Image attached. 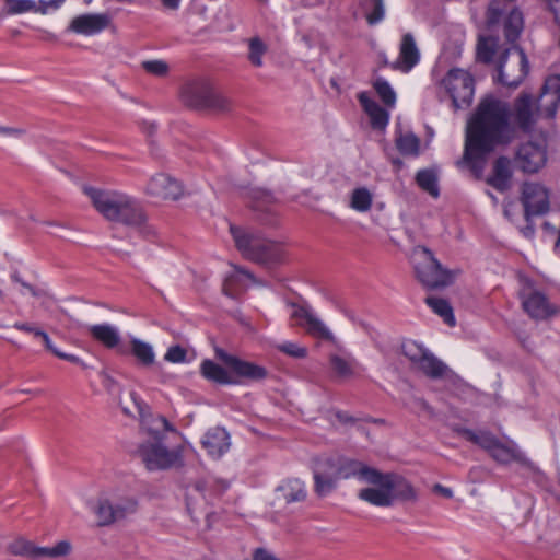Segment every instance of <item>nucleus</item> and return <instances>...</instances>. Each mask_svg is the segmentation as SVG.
<instances>
[{
	"instance_id": "1",
	"label": "nucleus",
	"mask_w": 560,
	"mask_h": 560,
	"mask_svg": "<svg viewBox=\"0 0 560 560\" xmlns=\"http://www.w3.org/2000/svg\"><path fill=\"white\" fill-rule=\"evenodd\" d=\"M537 112L536 103L528 94L520 95L514 101L513 109L493 95L483 97L467 124L464 154L457 161V166H467L479 176L486 156L498 145L510 143L515 138L516 127L529 131Z\"/></svg>"
},
{
	"instance_id": "2",
	"label": "nucleus",
	"mask_w": 560,
	"mask_h": 560,
	"mask_svg": "<svg viewBox=\"0 0 560 560\" xmlns=\"http://www.w3.org/2000/svg\"><path fill=\"white\" fill-rule=\"evenodd\" d=\"M132 406L120 401L124 413L139 417L141 428L152 436L153 441L139 445L137 454L149 470H166L182 465V454L178 448H167L163 445L165 433L178 435V431L161 415H152L147 405L135 393H129Z\"/></svg>"
},
{
	"instance_id": "3",
	"label": "nucleus",
	"mask_w": 560,
	"mask_h": 560,
	"mask_svg": "<svg viewBox=\"0 0 560 560\" xmlns=\"http://www.w3.org/2000/svg\"><path fill=\"white\" fill-rule=\"evenodd\" d=\"M84 192L105 219L142 229L148 234L153 233L147 225V215L141 203L133 197L117 190L93 187H84Z\"/></svg>"
},
{
	"instance_id": "4",
	"label": "nucleus",
	"mask_w": 560,
	"mask_h": 560,
	"mask_svg": "<svg viewBox=\"0 0 560 560\" xmlns=\"http://www.w3.org/2000/svg\"><path fill=\"white\" fill-rule=\"evenodd\" d=\"M237 249L247 259L264 265H276L284 261L285 249L282 244L250 234L244 230L230 226Z\"/></svg>"
},
{
	"instance_id": "5",
	"label": "nucleus",
	"mask_w": 560,
	"mask_h": 560,
	"mask_svg": "<svg viewBox=\"0 0 560 560\" xmlns=\"http://www.w3.org/2000/svg\"><path fill=\"white\" fill-rule=\"evenodd\" d=\"M411 261L417 279L425 288L440 289L452 283V272L442 267L429 248L416 246L411 253Z\"/></svg>"
},
{
	"instance_id": "6",
	"label": "nucleus",
	"mask_w": 560,
	"mask_h": 560,
	"mask_svg": "<svg viewBox=\"0 0 560 560\" xmlns=\"http://www.w3.org/2000/svg\"><path fill=\"white\" fill-rule=\"evenodd\" d=\"M529 69L526 54L518 46L505 48L497 61L498 81L510 88H516Z\"/></svg>"
},
{
	"instance_id": "7",
	"label": "nucleus",
	"mask_w": 560,
	"mask_h": 560,
	"mask_svg": "<svg viewBox=\"0 0 560 560\" xmlns=\"http://www.w3.org/2000/svg\"><path fill=\"white\" fill-rule=\"evenodd\" d=\"M180 97L187 106L194 108L214 110H225L229 108L228 98L215 92L211 84L205 80L186 83L182 89Z\"/></svg>"
},
{
	"instance_id": "8",
	"label": "nucleus",
	"mask_w": 560,
	"mask_h": 560,
	"mask_svg": "<svg viewBox=\"0 0 560 560\" xmlns=\"http://www.w3.org/2000/svg\"><path fill=\"white\" fill-rule=\"evenodd\" d=\"M91 509L96 515L97 525L108 526L133 514L137 502L132 498L112 494L101 497Z\"/></svg>"
},
{
	"instance_id": "9",
	"label": "nucleus",
	"mask_w": 560,
	"mask_h": 560,
	"mask_svg": "<svg viewBox=\"0 0 560 560\" xmlns=\"http://www.w3.org/2000/svg\"><path fill=\"white\" fill-rule=\"evenodd\" d=\"M441 85L452 100L456 110L470 106L475 93V82L468 71L451 69L443 78Z\"/></svg>"
},
{
	"instance_id": "10",
	"label": "nucleus",
	"mask_w": 560,
	"mask_h": 560,
	"mask_svg": "<svg viewBox=\"0 0 560 560\" xmlns=\"http://www.w3.org/2000/svg\"><path fill=\"white\" fill-rule=\"evenodd\" d=\"M291 318L294 325L301 327L308 336L337 345L338 340L327 324L308 305L291 304Z\"/></svg>"
},
{
	"instance_id": "11",
	"label": "nucleus",
	"mask_w": 560,
	"mask_h": 560,
	"mask_svg": "<svg viewBox=\"0 0 560 560\" xmlns=\"http://www.w3.org/2000/svg\"><path fill=\"white\" fill-rule=\"evenodd\" d=\"M514 162L515 166L524 173H537L547 162L546 141L540 139L521 144Z\"/></svg>"
},
{
	"instance_id": "12",
	"label": "nucleus",
	"mask_w": 560,
	"mask_h": 560,
	"mask_svg": "<svg viewBox=\"0 0 560 560\" xmlns=\"http://www.w3.org/2000/svg\"><path fill=\"white\" fill-rule=\"evenodd\" d=\"M215 357L231 370L234 377L240 381V384L243 381H261L268 375V372L264 366L249 361L241 360L240 358L228 353L221 348H215Z\"/></svg>"
},
{
	"instance_id": "13",
	"label": "nucleus",
	"mask_w": 560,
	"mask_h": 560,
	"mask_svg": "<svg viewBox=\"0 0 560 560\" xmlns=\"http://www.w3.org/2000/svg\"><path fill=\"white\" fill-rule=\"evenodd\" d=\"M521 201L527 220L533 215H541L549 210V191L539 183L525 182L522 186Z\"/></svg>"
},
{
	"instance_id": "14",
	"label": "nucleus",
	"mask_w": 560,
	"mask_h": 560,
	"mask_svg": "<svg viewBox=\"0 0 560 560\" xmlns=\"http://www.w3.org/2000/svg\"><path fill=\"white\" fill-rule=\"evenodd\" d=\"M520 298L524 311L533 319H548L557 313L556 306L549 302L548 298L542 292L534 290L529 285L523 287L520 291Z\"/></svg>"
},
{
	"instance_id": "15",
	"label": "nucleus",
	"mask_w": 560,
	"mask_h": 560,
	"mask_svg": "<svg viewBox=\"0 0 560 560\" xmlns=\"http://www.w3.org/2000/svg\"><path fill=\"white\" fill-rule=\"evenodd\" d=\"M11 553L31 559L43 557L59 558L67 556L71 550V545L67 540L59 541L54 547H36L33 542L25 539H16L9 545Z\"/></svg>"
},
{
	"instance_id": "16",
	"label": "nucleus",
	"mask_w": 560,
	"mask_h": 560,
	"mask_svg": "<svg viewBox=\"0 0 560 560\" xmlns=\"http://www.w3.org/2000/svg\"><path fill=\"white\" fill-rule=\"evenodd\" d=\"M145 192L162 200H177L183 196L184 189L177 179L160 173L150 178L145 186Z\"/></svg>"
},
{
	"instance_id": "17",
	"label": "nucleus",
	"mask_w": 560,
	"mask_h": 560,
	"mask_svg": "<svg viewBox=\"0 0 560 560\" xmlns=\"http://www.w3.org/2000/svg\"><path fill=\"white\" fill-rule=\"evenodd\" d=\"M328 361L332 375L338 380L357 377L363 370L355 357L343 348L330 352Z\"/></svg>"
},
{
	"instance_id": "18",
	"label": "nucleus",
	"mask_w": 560,
	"mask_h": 560,
	"mask_svg": "<svg viewBox=\"0 0 560 560\" xmlns=\"http://www.w3.org/2000/svg\"><path fill=\"white\" fill-rule=\"evenodd\" d=\"M560 103V75L555 74L546 79L541 94L536 102L540 115L552 118Z\"/></svg>"
},
{
	"instance_id": "19",
	"label": "nucleus",
	"mask_w": 560,
	"mask_h": 560,
	"mask_svg": "<svg viewBox=\"0 0 560 560\" xmlns=\"http://www.w3.org/2000/svg\"><path fill=\"white\" fill-rule=\"evenodd\" d=\"M109 23L110 19L105 13H86L73 18L68 31L84 36H93L107 28Z\"/></svg>"
},
{
	"instance_id": "20",
	"label": "nucleus",
	"mask_w": 560,
	"mask_h": 560,
	"mask_svg": "<svg viewBox=\"0 0 560 560\" xmlns=\"http://www.w3.org/2000/svg\"><path fill=\"white\" fill-rule=\"evenodd\" d=\"M374 481H366L372 485V487H368L361 489L358 493V497L375 506H390L393 505V495L389 491L386 481H384V474L378 471V477L373 478Z\"/></svg>"
},
{
	"instance_id": "21",
	"label": "nucleus",
	"mask_w": 560,
	"mask_h": 560,
	"mask_svg": "<svg viewBox=\"0 0 560 560\" xmlns=\"http://www.w3.org/2000/svg\"><path fill=\"white\" fill-rule=\"evenodd\" d=\"M307 497L305 483L299 478H288L276 488V501L291 505L303 502Z\"/></svg>"
},
{
	"instance_id": "22",
	"label": "nucleus",
	"mask_w": 560,
	"mask_h": 560,
	"mask_svg": "<svg viewBox=\"0 0 560 560\" xmlns=\"http://www.w3.org/2000/svg\"><path fill=\"white\" fill-rule=\"evenodd\" d=\"M337 478L350 479L355 478L359 481H374L373 478L378 477V470L368 466L366 464L355 459H345L335 469Z\"/></svg>"
},
{
	"instance_id": "23",
	"label": "nucleus",
	"mask_w": 560,
	"mask_h": 560,
	"mask_svg": "<svg viewBox=\"0 0 560 560\" xmlns=\"http://www.w3.org/2000/svg\"><path fill=\"white\" fill-rule=\"evenodd\" d=\"M201 444L209 456L220 458L231 446L230 434L223 428H211L205 433Z\"/></svg>"
},
{
	"instance_id": "24",
	"label": "nucleus",
	"mask_w": 560,
	"mask_h": 560,
	"mask_svg": "<svg viewBox=\"0 0 560 560\" xmlns=\"http://www.w3.org/2000/svg\"><path fill=\"white\" fill-rule=\"evenodd\" d=\"M420 59V52L411 34L402 36L399 49V58L393 63L394 69L404 72L410 71Z\"/></svg>"
},
{
	"instance_id": "25",
	"label": "nucleus",
	"mask_w": 560,
	"mask_h": 560,
	"mask_svg": "<svg viewBox=\"0 0 560 560\" xmlns=\"http://www.w3.org/2000/svg\"><path fill=\"white\" fill-rule=\"evenodd\" d=\"M384 481L393 495V503L395 501L416 502L418 492L413 486L404 477L394 474H384Z\"/></svg>"
},
{
	"instance_id": "26",
	"label": "nucleus",
	"mask_w": 560,
	"mask_h": 560,
	"mask_svg": "<svg viewBox=\"0 0 560 560\" xmlns=\"http://www.w3.org/2000/svg\"><path fill=\"white\" fill-rule=\"evenodd\" d=\"M252 283H258L254 275L245 269L235 267L224 280L223 291L226 295L236 298Z\"/></svg>"
},
{
	"instance_id": "27",
	"label": "nucleus",
	"mask_w": 560,
	"mask_h": 560,
	"mask_svg": "<svg viewBox=\"0 0 560 560\" xmlns=\"http://www.w3.org/2000/svg\"><path fill=\"white\" fill-rule=\"evenodd\" d=\"M200 372L206 380L220 385L240 384V381L236 377H234L229 368H223L219 363H215L209 359L203 360L201 362Z\"/></svg>"
},
{
	"instance_id": "28",
	"label": "nucleus",
	"mask_w": 560,
	"mask_h": 560,
	"mask_svg": "<svg viewBox=\"0 0 560 560\" xmlns=\"http://www.w3.org/2000/svg\"><path fill=\"white\" fill-rule=\"evenodd\" d=\"M358 100L364 112L369 115L373 128L383 129L387 126L389 120L388 113L372 100L366 92H361L358 95Z\"/></svg>"
},
{
	"instance_id": "29",
	"label": "nucleus",
	"mask_w": 560,
	"mask_h": 560,
	"mask_svg": "<svg viewBox=\"0 0 560 560\" xmlns=\"http://www.w3.org/2000/svg\"><path fill=\"white\" fill-rule=\"evenodd\" d=\"M89 334L93 339L106 348H115L120 342V332L118 328L110 324H97L88 327Z\"/></svg>"
},
{
	"instance_id": "30",
	"label": "nucleus",
	"mask_w": 560,
	"mask_h": 560,
	"mask_svg": "<svg viewBox=\"0 0 560 560\" xmlns=\"http://www.w3.org/2000/svg\"><path fill=\"white\" fill-rule=\"evenodd\" d=\"M512 177L511 162L508 158H499L493 165V175L488 178V183L495 189L504 191L510 186Z\"/></svg>"
},
{
	"instance_id": "31",
	"label": "nucleus",
	"mask_w": 560,
	"mask_h": 560,
	"mask_svg": "<svg viewBox=\"0 0 560 560\" xmlns=\"http://www.w3.org/2000/svg\"><path fill=\"white\" fill-rule=\"evenodd\" d=\"M229 487V481L209 477L202 481H198L194 490L199 492L205 500H210L213 497H220Z\"/></svg>"
},
{
	"instance_id": "32",
	"label": "nucleus",
	"mask_w": 560,
	"mask_h": 560,
	"mask_svg": "<svg viewBox=\"0 0 560 560\" xmlns=\"http://www.w3.org/2000/svg\"><path fill=\"white\" fill-rule=\"evenodd\" d=\"M499 39L494 36H480L477 44V59L483 63L494 61V56L500 51Z\"/></svg>"
},
{
	"instance_id": "33",
	"label": "nucleus",
	"mask_w": 560,
	"mask_h": 560,
	"mask_svg": "<svg viewBox=\"0 0 560 560\" xmlns=\"http://www.w3.org/2000/svg\"><path fill=\"white\" fill-rule=\"evenodd\" d=\"M415 369L421 371L431 378H441L447 372V366L430 351H428Z\"/></svg>"
},
{
	"instance_id": "34",
	"label": "nucleus",
	"mask_w": 560,
	"mask_h": 560,
	"mask_svg": "<svg viewBox=\"0 0 560 560\" xmlns=\"http://www.w3.org/2000/svg\"><path fill=\"white\" fill-rule=\"evenodd\" d=\"M524 26L523 14L520 10L513 9L503 22V32L508 42L514 43L521 35Z\"/></svg>"
},
{
	"instance_id": "35",
	"label": "nucleus",
	"mask_w": 560,
	"mask_h": 560,
	"mask_svg": "<svg viewBox=\"0 0 560 560\" xmlns=\"http://www.w3.org/2000/svg\"><path fill=\"white\" fill-rule=\"evenodd\" d=\"M335 470L332 472L314 471L315 492L319 497H326L332 492L338 482Z\"/></svg>"
},
{
	"instance_id": "36",
	"label": "nucleus",
	"mask_w": 560,
	"mask_h": 560,
	"mask_svg": "<svg viewBox=\"0 0 560 560\" xmlns=\"http://www.w3.org/2000/svg\"><path fill=\"white\" fill-rule=\"evenodd\" d=\"M416 182L422 190L427 191L433 198L440 196L438 176L432 170H420L416 175Z\"/></svg>"
},
{
	"instance_id": "37",
	"label": "nucleus",
	"mask_w": 560,
	"mask_h": 560,
	"mask_svg": "<svg viewBox=\"0 0 560 560\" xmlns=\"http://www.w3.org/2000/svg\"><path fill=\"white\" fill-rule=\"evenodd\" d=\"M425 302L435 314H438L439 316H441L443 318V320L448 326L455 325V316L453 313V308L446 300L440 299V298L428 296L425 299Z\"/></svg>"
},
{
	"instance_id": "38",
	"label": "nucleus",
	"mask_w": 560,
	"mask_h": 560,
	"mask_svg": "<svg viewBox=\"0 0 560 560\" xmlns=\"http://www.w3.org/2000/svg\"><path fill=\"white\" fill-rule=\"evenodd\" d=\"M373 201L372 192L365 187H359L352 190L350 196V207L358 212H366L371 209Z\"/></svg>"
},
{
	"instance_id": "39",
	"label": "nucleus",
	"mask_w": 560,
	"mask_h": 560,
	"mask_svg": "<svg viewBox=\"0 0 560 560\" xmlns=\"http://www.w3.org/2000/svg\"><path fill=\"white\" fill-rule=\"evenodd\" d=\"M463 435L470 442L479 445L481 448L486 450L488 453L494 447L495 443L499 441L493 434L488 431H478L475 432L472 430L465 429L463 431Z\"/></svg>"
},
{
	"instance_id": "40",
	"label": "nucleus",
	"mask_w": 560,
	"mask_h": 560,
	"mask_svg": "<svg viewBox=\"0 0 560 560\" xmlns=\"http://www.w3.org/2000/svg\"><path fill=\"white\" fill-rule=\"evenodd\" d=\"M131 351L133 355L143 364L151 365L154 362L155 354L151 345L133 339L131 341Z\"/></svg>"
},
{
	"instance_id": "41",
	"label": "nucleus",
	"mask_w": 560,
	"mask_h": 560,
	"mask_svg": "<svg viewBox=\"0 0 560 560\" xmlns=\"http://www.w3.org/2000/svg\"><path fill=\"white\" fill-rule=\"evenodd\" d=\"M404 355L412 363L413 368L423 359L428 353V349L423 348L420 343L413 340H407L401 345Z\"/></svg>"
},
{
	"instance_id": "42",
	"label": "nucleus",
	"mask_w": 560,
	"mask_h": 560,
	"mask_svg": "<svg viewBox=\"0 0 560 560\" xmlns=\"http://www.w3.org/2000/svg\"><path fill=\"white\" fill-rule=\"evenodd\" d=\"M396 144L399 152L404 155H417L419 153L420 141L413 133L399 136Z\"/></svg>"
},
{
	"instance_id": "43",
	"label": "nucleus",
	"mask_w": 560,
	"mask_h": 560,
	"mask_svg": "<svg viewBox=\"0 0 560 560\" xmlns=\"http://www.w3.org/2000/svg\"><path fill=\"white\" fill-rule=\"evenodd\" d=\"M267 51L266 44L259 38L254 37L248 42V59L250 63L255 67L262 66V56Z\"/></svg>"
},
{
	"instance_id": "44",
	"label": "nucleus",
	"mask_w": 560,
	"mask_h": 560,
	"mask_svg": "<svg viewBox=\"0 0 560 560\" xmlns=\"http://www.w3.org/2000/svg\"><path fill=\"white\" fill-rule=\"evenodd\" d=\"M491 457L501 464H508L516 459V450L498 441L489 453Z\"/></svg>"
},
{
	"instance_id": "45",
	"label": "nucleus",
	"mask_w": 560,
	"mask_h": 560,
	"mask_svg": "<svg viewBox=\"0 0 560 560\" xmlns=\"http://www.w3.org/2000/svg\"><path fill=\"white\" fill-rule=\"evenodd\" d=\"M374 89L385 105L389 107L395 105L396 93L385 79L377 78L374 82Z\"/></svg>"
},
{
	"instance_id": "46",
	"label": "nucleus",
	"mask_w": 560,
	"mask_h": 560,
	"mask_svg": "<svg viewBox=\"0 0 560 560\" xmlns=\"http://www.w3.org/2000/svg\"><path fill=\"white\" fill-rule=\"evenodd\" d=\"M249 194L256 209H262L266 205H270L276 200L275 196L264 188H252Z\"/></svg>"
},
{
	"instance_id": "47",
	"label": "nucleus",
	"mask_w": 560,
	"mask_h": 560,
	"mask_svg": "<svg viewBox=\"0 0 560 560\" xmlns=\"http://www.w3.org/2000/svg\"><path fill=\"white\" fill-rule=\"evenodd\" d=\"M142 68L148 73L161 78L166 77L170 70L167 62L161 59L143 61Z\"/></svg>"
},
{
	"instance_id": "48",
	"label": "nucleus",
	"mask_w": 560,
	"mask_h": 560,
	"mask_svg": "<svg viewBox=\"0 0 560 560\" xmlns=\"http://www.w3.org/2000/svg\"><path fill=\"white\" fill-rule=\"evenodd\" d=\"M278 349L292 357V358H295V359H302V358H305L307 355V348L304 347V346H301L296 342H292V341H285L283 343H281Z\"/></svg>"
},
{
	"instance_id": "49",
	"label": "nucleus",
	"mask_w": 560,
	"mask_h": 560,
	"mask_svg": "<svg viewBox=\"0 0 560 560\" xmlns=\"http://www.w3.org/2000/svg\"><path fill=\"white\" fill-rule=\"evenodd\" d=\"M385 16L384 0H373V9L366 13V20L370 25L380 23Z\"/></svg>"
},
{
	"instance_id": "50",
	"label": "nucleus",
	"mask_w": 560,
	"mask_h": 560,
	"mask_svg": "<svg viewBox=\"0 0 560 560\" xmlns=\"http://www.w3.org/2000/svg\"><path fill=\"white\" fill-rule=\"evenodd\" d=\"M10 14L27 12L33 9L32 0H4Z\"/></svg>"
},
{
	"instance_id": "51",
	"label": "nucleus",
	"mask_w": 560,
	"mask_h": 560,
	"mask_svg": "<svg viewBox=\"0 0 560 560\" xmlns=\"http://www.w3.org/2000/svg\"><path fill=\"white\" fill-rule=\"evenodd\" d=\"M187 352L180 346H172L168 348L164 359L172 363H182L186 360Z\"/></svg>"
},
{
	"instance_id": "52",
	"label": "nucleus",
	"mask_w": 560,
	"mask_h": 560,
	"mask_svg": "<svg viewBox=\"0 0 560 560\" xmlns=\"http://www.w3.org/2000/svg\"><path fill=\"white\" fill-rule=\"evenodd\" d=\"M501 19V10L498 8L495 3H491L487 10L486 14V23L489 30L495 27Z\"/></svg>"
},
{
	"instance_id": "53",
	"label": "nucleus",
	"mask_w": 560,
	"mask_h": 560,
	"mask_svg": "<svg viewBox=\"0 0 560 560\" xmlns=\"http://www.w3.org/2000/svg\"><path fill=\"white\" fill-rule=\"evenodd\" d=\"M11 279L12 281L21 284L23 287V289H25L27 292H30L32 295L34 296H37L38 295V292L37 290L32 287L30 283L25 282L18 272H14L11 275Z\"/></svg>"
},
{
	"instance_id": "54",
	"label": "nucleus",
	"mask_w": 560,
	"mask_h": 560,
	"mask_svg": "<svg viewBox=\"0 0 560 560\" xmlns=\"http://www.w3.org/2000/svg\"><path fill=\"white\" fill-rule=\"evenodd\" d=\"M56 357H58L62 360L69 361L71 363L79 364L82 368H85L84 362L79 357H77L74 354H68L62 351H56Z\"/></svg>"
},
{
	"instance_id": "55",
	"label": "nucleus",
	"mask_w": 560,
	"mask_h": 560,
	"mask_svg": "<svg viewBox=\"0 0 560 560\" xmlns=\"http://www.w3.org/2000/svg\"><path fill=\"white\" fill-rule=\"evenodd\" d=\"M36 337H40L45 343V347L56 355V351H59L54 345L49 336L43 330H36Z\"/></svg>"
},
{
	"instance_id": "56",
	"label": "nucleus",
	"mask_w": 560,
	"mask_h": 560,
	"mask_svg": "<svg viewBox=\"0 0 560 560\" xmlns=\"http://www.w3.org/2000/svg\"><path fill=\"white\" fill-rule=\"evenodd\" d=\"M162 8L166 11H177L180 7L182 0H159Z\"/></svg>"
},
{
	"instance_id": "57",
	"label": "nucleus",
	"mask_w": 560,
	"mask_h": 560,
	"mask_svg": "<svg viewBox=\"0 0 560 560\" xmlns=\"http://www.w3.org/2000/svg\"><path fill=\"white\" fill-rule=\"evenodd\" d=\"M433 492L439 494V495H442L443 498H446V499H451L453 498V491L451 488H447V487H444L440 483H436L433 486L432 488Z\"/></svg>"
},
{
	"instance_id": "58",
	"label": "nucleus",
	"mask_w": 560,
	"mask_h": 560,
	"mask_svg": "<svg viewBox=\"0 0 560 560\" xmlns=\"http://www.w3.org/2000/svg\"><path fill=\"white\" fill-rule=\"evenodd\" d=\"M65 0H47V1H40L42 5L44 7L43 11L47 12L48 9H58Z\"/></svg>"
},
{
	"instance_id": "59",
	"label": "nucleus",
	"mask_w": 560,
	"mask_h": 560,
	"mask_svg": "<svg viewBox=\"0 0 560 560\" xmlns=\"http://www.w3.org/2000/svg\"><path fill=\"white\" fill-rule=\"evenodd\" d=\"M13 327L19 329V330H22V331L32 332L35 336H36V330H38L37 328L33 327L31 324L21 323V322L15 323L13 325Z\"/></svg>"
},
{
	"instance_id": "60",
	"label": "nucleus",
	"mask_w": 560,
	"mask_h": 560,
	"mask_svg": "<svg viewBox=\"0 0 560 560\" xmlns=\"http://www.w3.org/2000/svg\"><path fill=\"white\" fill-rule=\"evenodd\" d=\"M23 133L22 130L9 127L0 126V135L9 136V137H20Z\"/></svg>"
},
{
	"instance_id": "61",
	"label": "nucleus",
	"mask_w": 560,
	"mask_h": 560,
	"mask_svg": "<svg viewBox=\"0 0 560 560\" xmlns=\"http://www.w3.org/2000/svg\"><path fill=\"white\" fill-rule=\"evenodd\" d=\"M101 378L103 385L108 389H110L115 385V381L113 380V377L105 372L101 373Z\"/></svg>"
},
{
	"instance_id": "62",
	"label": "nucleus",
	"mask_w": 560,
	"mask_h": 560,
	"mask_svg": "<svg viewBox=\"0 0 560 560\" xmlns=\"http://www.w3.org/2000/svg\"><path fill=\"white\" fill-rule=\"evenodd\" d=\"M337 418H338L341 422H345V423H346V422H350V421H352V418H351V417H349V416H348V415H346V413H341V412H338V413H337Z\"/></svg>"
},
{
	"instance_id": "63",
	"label": "nucleus",
	"mask_w": 560,
	"mask_h": 560,
	"mask_svg": "<svg viewBox=\"0 0 560 560\" xmlns=\"http://www.w3.org/2000/svg\"><path fill=\"white\" fill-rule=\"evenodd\" d=\"M418 402H419V405L421 406L422 409L431 412V408L429 407V405L424 400L419 399Z\"/></svg>"
},
{
	"instance_id": "64",
	"label": "nucleus",
	"mask_w": 560,
	"mask_h": 560,
	"mask_svg": "<svg viewBox=\"0 0 560 560\" xmlns=\"http://www.w3.org/2000/svg\"><path fill=\"white\" fill-rule=\"evenodd\" d=\"M206 13V8H202V10L200 11V14L203 15Z\"/></svg>"
}]
</instances>
